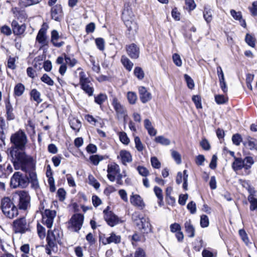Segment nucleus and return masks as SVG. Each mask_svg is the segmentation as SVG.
<instances>
[{
    "instance_id": "obj_1",
    "label": "nucleus",
    "mask_w": 257,
    "mask_h": 257,
    "mask_svg": "<svg viewBox=\"0 0 257 257\" xmlns=\"http://www.w3.org/2000/svg\"><path fill=\"white\" fill-rule=\"evenodd\" d=\"M11 143L13 145L9 149L8 157L15 170L27 171L34 167L33 158L24 152L27 143V137L21 130L12 135Z\"/></svg>"
},
{
    "instance_id": "obj_2",
    "label": "nucleus",
    "mask_w": 257,
    "mask_h": 257,
    "mask_svg": "<svg viewBox=\"0 0 257 257\" xmlns=\"http://www.w3.org/2000/svg\"><path fill=\"white\" fill-rule=\"evenodd\" d=\"M0 208L4 215L10 219H13L19 214L18 209L14 201L9 197H3L1 201Z\"/></svg>"
},
{
    "instance_id": "obj_3",
    "label": "nucleus",
    "mask_w": 257,
    "mask_h": 257,
    "mask_svg": "<svg viewBox=\"0 0 257 257\" xmlns=\"http://www.w3.org/2000/svg\"><path fill=\"white\" fill-rule=\"evenodd\" d=\"M122 19L130 34L134 35L138 29V24L129 6L125 7L122 13Z\"/></svg>"
},
{
    "instance_id": "obj_4",
    "label": "nucleus",
    "mask_w": 257,
    "mask_h": 257,
    "mask_svg": "<svg viewBox=\"0 0 257 257\" xmlns=\"http://www.w3.org/2000/svg\"><path fill=\"white\" fill-rule=\"evenodd\" d=\"M14 202L20 210H26L30 206L31 197L29 193L22 190L13 195Z\"/></svg>"
},
{
    "instance_id": "obj_5",
    "label": "nucleus",
    "mask_w": 257,
    "mask_h": 257,
    "mask_svg": "<svg viewBox=\"0 0 257 257\" xmlns=\"http://www.w3.org/2000/svg\"><path fill=\"white\" fill-rule=\"evenodd\" d=\"M29 183V179L26 174L16 172L11 179L10 185L13 188H25L28 186Z\"/></svg>"
},
{
    "instance_id": "obj_6",
    "label": "nucleus",
    "mask_w": 257,
    "mask_h": 257,
    "mask_svg": "<svg viewBox=\"0 0 257 257\" xmlns=\"http://www.w3.org/2000/svg\"><path fill=\"white\" fill-rule=\"evenodd\" d=\"M12 227L15 233L22 234L30 231V224L25 217L15 219L13 222Z\"/></svg>"
},
{
    "instance_id": "obj_7",
    "label": "nucleus",
    "mask_w": 257,
    "mask_h": 257,
    "mask_svg": "<svg viewBox=\"0 0 257 257\" xmlns=\"http://www.w3.org/2000/svg\"><path fill=\"white\" fill-rule=\"evenodd\" d=\"M62 235L61 231L58 229H54L53 231L49 230L47 233L46 240L47 245L52 250L55 247H57V244L61 243V238Z\"/></svg>"
},
{
    "instance_id": "obj_8",
    "label": "nucleus",
    "mask_w": 257,
    "mask_h": 257,
    "mask_svg": "<svg viewBox=\"0 0 257 257\" xmlns=\"http://www.w3.org/2000/svg\"><path fill=\"white\" fill-rule=\"evenodd\" d=\"M84 216L80 213L74 214L68 222L69 229L78 232L82 227Z\"/></svg>"
},
{
    "instance_id": "obj_9",
    "label": "nucleus",
    "mask_w": 257,
    "mask_h": 257,
    "mask_svg": "<svg viewBox=\"0 0 257 257\" xmlns=\"http://www.w3.org/2000/svg\"><path fill=\"white\" fill-rule=\"evenodd\" d=\"M112 105L116 112L117 118L118 119L123 118L124 120H125V117L127 115L126 110L125 107L121 104L116 97H114L113 98Z\"/></svg>"
},
{
    "instance_id": "obj_10",
    "label": "nucleus",
    "mask_w": 257,
    "mask_h": 257,
    "mask_svg": "<svg viewBox=\"0 0 257 257\" xmlns=\"http://www.w3.org/2000/svg\"><path fill=\"white\" fill-rule=\"evenodd\" d=\"M109 206H107L103 211L104 219L109 226L113 227L119 223L120 219L112 211H109Z\"/></svg>"
},
{
    "instance_id": "obj_11",
    "label": "nucleus",
    "mask_w": 257,
    "mask_h": 257,
    "mask_svg": "<svg viewBox=\"0 0 257 257\" xmlns=\"http://www.w3.org/2000/svg\"><path fill=\"white\" fill-rule=\"evenodd\" d=\"M42 222L49 228L52 226L54 219L56 215V212L55 210L46 209L42 213Z\"/></svg>"
},
{
    "instance_id": "obj_12",
    "label": "nucleus",
    "mask_w": 257,
    "mask_h": 257,
    "mask_svg": "<svg viewBox=\"0 0 257 257\" xmlns=\"http://www.w3.org/2000/svg\"><path fill=\"white\" fill-rule=\"evenodd\" d=\"M108 179L111 182H114L115 180V176L120 172L119 166L116 163L108 164L107 169Z\"/></svg>"
},
{
    "instance_id": "obj_13",
    "label": "nucleus",
    "mask_w": 257,
    "mask_h": 257,
    "mask_svg": "<svg viewBox=\"0 0 257 257\" xmlns=\"http://www.w3.org/2000/svg\"><path fill=\"white\" fill-rule=\"evenodd\" d=\"M127 55L133 59H137L140 56V48L135 44L132 43L126 46Z\"/></svg>"
},
{
    "instance_id": "obj_14",
    "label": "nucleus",
    "mask_w": 257,
    "mask_h": 257,
    "mask_svg": "<svg viewBox=\"0 0 257 257\" xmlns=\"http://www.w3.org/2000/svg\"><path fill=\"white\" fill-rule=\"evenodd\" d=\"M52 19L57 22H60L63 18L62 8L61 5H55L51 9Z\"/></svg>"
},
{
    "instance_id": "obj_15",
    "label": "nucleus",
    "mask_w": 257,
    "mask_h": 257,
    "mask_svg": "<svg viewBox=\"0 0 257 257\" xmlns=\"http://www.w3.org/2000/svg\"><path fill=\"white\" fill-rule=\"evenodd\" d=\"M12 12L16 19L21 23L25 22L28 18L26 11L21 8L15 7L12 9Z\"/></svg>"
},
{
    "instance_id": "obj_16",
    "label": "nucleus",
    "mask_w": 257,
    "mask_h": 257,
    "mask_svg": "<svg viewBox=\"0 0 257 257\" xmlns=\"http://www.w3.org/2000/svg\"><path fill=\"white\" fill-rule=\"evenodd\" d=\"M140 98L143 103H146L152 99V94L144 86L139 87Z\"/></svg>"
},
{
    "instance_id": "obj_17",
    "label": "nucleus",
    "mask_w": 257,
    "mask_h": 257,
    "mask_svg": "<svg viewBox=\"0 0 257 257\" xmlns=\"http://www.w3.org/2000/svg\"><path fill=\"white\" fill-rule=\"evenodd\" d=\"M12 27L15 35H20L25 31L26 26L25 24L20 25L16 20H13L12 23Z\"/></svg>"
},
{
    "instance_id": "obj_18",
    "label": "nucleus",
    "mask_w": 257,
    "mask_h": 257,
    "mask_svg": "<svg viewBox=\"0 0 257 257\" xmlns=\"http://www.w3.org/2000/svg\"><path fill=\"white\" fill-rule=\"evenodd\" d=\"M61 36L57 30H53L51 32V42L55 47L59 48L64 44L63 41L58 42Z\"/></svg>"
},
{
    "instance_id": "obj_19",
    "label": "nucleus",
    "mask_w": 257,
    "mask_h": 257,
    "mask_svg": "<svg viewBox=\"0 0 257 257\" xmlns=\"http://www.w3.org/2000/svg\"><path fill=\"white\" fill-rule=\"evenodd\" d=\"M36 40L43 46L47 45L48 41L47 40L46 30L41 28L39 31L36 37Z\"/></svg>"
},
{
    "instance_id": "obj_20",
    "label": "nucleus",
    "mask_w": 257,
    "mask_h": 257,
    "mask_svg": "<svg viewBox=\"0 0 257 257\" xmlns=\"http://www.w3.org/2000/svg\"><path fill=\"white\" fill-rule=\"evenodd\" d=\"M141 224V230L144 233H148L152 231V226L150 223L149 219L148 217H142L140 220Z\"/></svg>"
},
{
    "instance_id": "obj_21",
    "label": "nucleus",
    "mask_w": 257,
    "mask_h": 257,
    "mask_svg": "<svg viewBox=\"0 0 257 257\" xmlns=\"http://www.w3.org/2000/svg\"><path fill=\"white\" fill-rule=\"evenodd\" d=\"M131 203L135 206L143 208L144 206V203L141 197L137 194L133 195L130 198Z\"/></svg>"
},
{
    "instance_id": "obj_22",
    "label": "nucleus",
    "mask_w": 257,
    "mask_h": 257,
    "mask_svg": "<svg viewBox=\"0 0 257 257\" xmlns=\"http://www.w3.org/2000/svg\"><path fill=\"white\" fill-rule=\"evenodd\" d=\"M6 117L8 120H13L15 118V114L13 112L14 108L12 105L10 103V100H8L6 102Z\"/></svg>"
},
{
    "instance_id": "obj_23",
    "label": "nucleus",
    "mask_w": 257,
    "mask_h": 257,
    "mask_svg": "<svg viewBox=\"0 0 257 257\" xmlns=\"http://www.w3.org/2000/svg\"><path fill=\"white\" fill-rule=\"evenodd\" d=\"M119 156L121 158L122 163L125 165L126 163H130L132 161V157L131 153L125 150H122L119 153Z\"/></svg>"
},
{
    "instance_id": "obj_24",
    "label": "nucleus",
    "mask_w": 257,
    "mask_h": 257,
    "mask_svg": "<svg viewBox=\"0 0 257 257\" xmlns=\"http://www.w3.org/2000/svg\"><path fill=\"white\" fill-rule=\"evenodd\" d=\"M213 10L209 7L205 6L203 11V18L207 24H209L213 19Z\"/></svg>"
},
{
    "instance_id": "obj_25",
    "label": "nucleus",
    "mask_w": 257,
    "mask_h": 257,
    "mask_svg": "<svg viewBox=\"0 0 257 257\" xmlns=\"http://www.w3.org/2000/svg\"><path fill=\"white\" fill-rule=\"evenodd\" d=\"M243 165V159L241 158H236L234 160L231 166L232 169L235 172H236L243 168L244 169V166Z\"/></svg>"
},
{
    "instance_id": "obj_26",
    "label": "nucleus",
    "mask_w": 257,
    "mask_h": 257,
    "mask_svg": "<svg viewBox=\"0 0 257 257\" xmlns=\"http://www.w3.org/2000/svg\"><path fill=\"white\" fill-rule=\"evenodd\" d=\"M185 231L189 237H193L195 236V228L189 219L186 221L184 224Z\"/></svg>"
},
{
    "instance_id": "obj_27",
    "label": "nucleus",
    "mask_w": 257,
    "mask_h": 257,
    "mask_svg": "<svg viewBox=\"0 0 257 257\" xmlns=\"http://www.w3.org/2000/svg\"><path fill=\"white\" fill-rule=\"evenodd\" d=\"M121 62L123 66L128 71H131L133 68L134 64L133 63L125 56L123 55L121 57Z\"/></svg>"
},
{
    "instance_id": "obj_28",
    "label": "nucleus",
    "mask_w": 257,
    "mask_h": 257,
    "mask_svg": "<svg viewBox=\"0 0 257 257\" xmlns=\"http://www.w3.org/2000/svg\"><path fill=\"white\" fill-rule=\"evenodd\" d=\"M90 82L80 84L81 89L89 96H92L94 92V88L91 86L92 84H90Z\"/></svg>"
},
{
    "instance_id": "obj_29",
    "label": "nucleus",
    "mask_w": 257,
    "mask_h": 257,
    "mask_svg": "<svg viewBox=\"0 0 257 257\" xmlns=\"http://www.w3.org/2000/svg\"><path fill=\"white\" fill-rule=\"evenodd\" d=\"M107 244L114 243L115 244L119 243L121 241L120 235H117L114 232H111L110 236L107 237Z\"/></svg>"
},
{
    "instance_id": "obj_30",
    "label": "nucleus",
    "mask_w": 257,
    "mask_h": 257,
    "mask_svg": "<svg viewBox=\"0 0 257 257\" xmlns=\"http://www.w3.org/2000/svg\"><path fill=\"white\" fill-rule=\"evenodd\" d=\"M25 90V86L21 83L17 84L14 87V94L15 96H22Z\"/></svg>"
},
{
    "instance_id": "obj_31",
    "label": "nucleus",
    "mask_w": 257,
    "mask_h": 257,
    "mask_svg": "<svg viewBox=\"0 0 257 257\" xmlns=\"http://www.w3.org/2000/svg\"><path fill=\"white\" fill-rule=\"evenodd\" d=\"M30 96L31 99H33L38 104L40 103L42 101V99L40 97L41 93L36 89H33L31 91Z\"/></svg>"
},
{
    "instance_id": "obj_32",
    "label": "nucleus",
    "mask_w": 257,
    "mask_h": 257,
    "mask_svg": "<svg viewBox=\"0 0 257 257\" xmlns=\"http://www.w3.org/2000/svg\"><path fill=\"white\" fill-rule=\"evenodd\" d=\"M70 127L76 132L79 131L80 128L81 127V123L79 120L75 118L72 119L70 121Z\"/></svg>"
},
{
    "instance_id": "obj_33",
    "label": "nucleus",
    "mask_w": 257,
    "mask_h": 257,
    "mask_svg": "<svg viewBox=\"0 0 257 257\" xmlns=\"http://www.w3.org/2000/svg\"><path fill=\"white\" fill-rule=\"evenodd\" d=\"M40 2V0H19V4L22 7H28L36 5Z\"/></svg>"
},
{
    "instance_id": "obj_34",
    "label": "nucleus",
    "mask_w": 257,
    "mask_h": 257,
    "mask_svg": "<svg viewBox=\"0 0 257 257\" xmlns=\"http://www.w3.org/2000/svg\"><path fill=\"white\" fill-rule=\"evenodd\" d=\"M244 166V170H248L251 168V166L254 164V160L252 157L247 156L243 159Z\"/></svg>"
},
{
    "instance_id": "obj_35",
    "label": "nucleus",
    "mask_w": 257,
    "mask_h": 257,
    "mask_svg": "<svg viewBox=\"0 0 257 257\" xmlns=\"http://www.w3.org/2000/svg\"><path fill=\"white\" fill-rule=\"evenodd\" d=\"M155 142L164 146H168L170 144V140L165 138L163 136H159L155 138Z\"/></svg>"
},
{
    "instance_id": "obj_36",
    "label": "nucleus",
    "mask_w": 257,
    "mask_h": 257,
    "mask_svg": "<svg viewBox=\"0 0 257 257\" xmlns=\"http://www.w3.org/2000/svg\"><path fill=\"white\" fill-rule=\"evenodd\" d=\"M247 199L250 203V210L251 211L257 210V198L252 196H248Z\"/></svg>"
},
{
    "instance_id": "obj_37",
    "label": "nucleus",
    "mask_w": 257,
    "mask_h": 257,
    "mask_svg": "<svg viewBox=\"0 0 257 257\" xmlns=\"http://www.w3.org/2000/svg\"><path fill=\"white\" fill-rule=\"evenodd\" d=\"M107 98L106 94L100 93L94 97V101L98 104L101 105Z\"/></svg>"
},
{
    "instance_id": "obj_38",
    "label": "nucleus",
    "mask_w": 257,
    "mask_h": 257,
    "mask_svg": "<svg viewBox=\"0 0 257 257\" xmlns=\"http://www.w3.org/2000/svg\"><path fill=\"white\" fill-rule=\"evenodd\" d=\"M127 98L130 104H134L136 103L137 95L135 92L129 91L127 94Z\"/></svg>"
},
{
    "instance_id": "obj_39",
    "label": "nucleus",
    "mask_w": 257,
    "mask_h": 257,
    "mask_svg": "<svg viewBox=\"0 0 257 257\" xmlns=\"http://www.w3.org/2000/svg\"><path fill=\"white\" fill-rule=\"evenodd\" d=\"M154 192H155L156 196L159 200L158 203L161 206L162 205V203L163 200V196L162 195V190L160 188H159L157 186H155L154 188Z\"/></svg>"
},
{
    "instance_id": "obj_40",
    "label": "nucleus",
    "mask_w": 257,
    "mask_h": 257,
    "mask_svg": "<svg viewBox=\"0 0 257 257\" xmlns=\"http://www.w3.org/2000/svg\"><path fill=\"white\" fill-rule=\"evenodd\" d=\"M104 159V157L103 156L98 155H92L90 157V161L95 166L97 165L99 162L103 160Z\"/></svg>"
},
{
    "instance_id": "obj_41",
    "label": "nucleus",
    "mask_w": 257,
    "mask_h": 257,
    "mask_svg": "<svg viewBox=\"0 0 257 257\" xmlns=\"http://www.w3.org/2000/svg\"><path fill=\"white\" fill-rule=\"evenodd\" d=\"M134 75L139 79L142 80L144 78L145 73L142 68L140 67H136L134 71Z\"/></svg>"
},
{
    "instance_id": "obj_42",
    "label": "nucleus",
    "mask_w": 257,
    "mask_h": 257,
    "mask_svg": "<svg viewBox=\"0 0 257 257\" xmlns=\"http://www.w3.org/2000/svg\"><path fill=\"white\" fill-rule=\"evenodd\" d=\"M215 100L218 104H222L228 101V98L225 97L223 95L218 94L215 96Z\"/></svg>"
},
{
    "instance_id": "obj_43",
    "label": "nucleus",
    "mask_w": 257,
    "mask_h": 257,
    "mask_svg": "<svg viewBox=\"0 0 257 257\" xmlns=\"http://www.w3.org/2000/svg\"><path fill=\"white\" fill-rule=\"evenodd\" d=\"M41 80L49 86H53L54 84V81L47 74H44L41 78Z\"/></svg>"
},
{
    "instance_id": "obj_44",
    "label": "nucleus",
    "mask_w": 257,
    "mask_h": 257,
    "mask_svg": "<svg viewBox=\"0 0 257 257\" xmlns=\"http://www.w3.org/2000/svg\"><path fill=\"white\" fill-rule=\"evenodd\" d=\"M119 138L120 141L124 145H128L130 143V139L125 132H119Z\"/></svg>"
},
{
    "instance_id": "obj_45",
    "label": "nucleus",
    "mask_w": 257,
    "mask_h": 257,
    "mask_svg": "<svg viewBox=\"0 0 257 257\" xmlns=\"http://www.w3.org/2000/svg\"><path fill=\"white\" fill-rule=\"evenodd\" d=\"M139 174L142 176L146 177L149 174V170L145 167L139 166L137 168Z\"/></svg>"
},
{
    "instance_id": "obj_46",
    "label": "nucleus",
    "mask_w": 257,
    "mask_h": 257,
    "mask_svg": "<svg viewBox=\"0 0 257 257\" xmlns=\"http://www.w3.org/2000/svg\"><path fill=\"white\" fill-rule=\"evenodd\" d=\"M135 147L139 152H142L144 149V146L143 145L140 138L136 137L135 138Z\"/></svg>"
},
{
    "instance_id": "obj_47",
    "label": "nucleus",
    "mask_w": 257,
    "mask_h": 257,
    "mask_svg": "<svg viewBox=\"0 0 257 257\" xmlns=\"http://www.w3.org/2000/svg\"><path fill=\"white\" fill-rule=\"evenodd\" d=\"M35 167V165L34 164V167L33 168H29L27 171H24L25 172H29V181H33L36 179H38L37 176L35 171H34Z\"/></svg>"
},
{
    "instance_id": "obj_48",
    "label": "nucleus",
    "mask_w": 257,
    "mask_h": 257,
    "mask_svg": "<svg viewBox=\"0 0 257 257\" xmlns=\"http://www.w3.org/2000/svg\"><path fill=\"white\" fill-rule=\"evenodd\" d=\"M245 40L246 42L249 46L252 47H255V39L251 35L247 34L246 35Z\"/></svg>"
},
{
    "instance_id": "obj_49",
    "label": "nucleus",
    "mask_w": 257,
    "mask_h": 257,
    "mask_svg": "<svg viewBox=\"0 0 257 257\" xmlns=\"http://www.w3.org/2000/svg\"><path fill=\"white\" fill-rule=\"evenodd\" d=\"M186 9L189 11L193 10L196 7L194 0H185Z\"/></svg>"
},
{
    "instance_id": "obj_50",
    "label": "nucleus",
    "mask_w": 257,
    "mask_h": 257,
    "mask_svg": "<svg viewBox=\"0 0 257 257\" xmlns=\"http://www.w3.org/2000/svg\"><path fill=\"white\" fill-rule=\"evenodd\" d=\"M209 225V219L206 215H202L200 217V225L202 227H206Z\"/></svg>"
},
{
    "instance_id": "obj_51",
    "label": "nucleus",
    "mask_w": 257,
    "mask_h": 257,
    "mask_svg": "<svg viewBox=\"0 0 257 257\" xmlns=\"http://www.w3.org/2000/svg\"><path fill=\"white\" fill-rule=\"evenodd\" d=\"M37 232L40 238H44L46 235L45 228L40 223L37 224Z\"/></svg>"
},
{
    "instance_id": "obj_52",
    "label": "nucleus",
    "mask_w": 257,
    "mask_h": 257,
    "mask_svg": "<svg viewBox=\"0 0 257 257\" xmlns=\"http://www.w3.org/2000/svg\"><path fill=\"white\" fill-rule=\"evenodd\" d=\"M248 146L250 150L255 149L257 151V140L249 137L248 139Z\"/></svg>"
},
{
    "instance_id": "obj_53",
    "label": "nucleus",
    "mask_w": 257,
    "mask_h": 257,
    "mask_svg": "<svg viewBox=\"0 0 257 257\" xmlns=\"http://www.w3.org/2000/svg\"><path fill=\"white\" fill-rule=\"evenodd\" d=\"M232 141L233 144L236 146H239L242 141L241 135L238 134L233 135L232 137Z\"/></svg>"
},
{
    "instance_id": "obj_54",
    "label": "nucleus",
    "mask_w": 257,
    "mask_h": 257,
    "mask_svg": "<svg viewBox=\"0 0 257 257\" xmlns=\"http://www.w3.org/2000/svg\"><path fill=\"white\" fill-rule=\"evenodd\" d=\"M185 80L189 88L192 89L194 87V83L193 80L187 74L184 75Z\"/></svg>"
},
{
    "instance_id": "obj_55",
    "label": "nucleus",
    "mask_w": 257,
    "mask_h": 257,
    "mask_svg": "<svg viewBox=\"0 0 257 257\" xmlns=\"http://www.w3.org/2000/svg\"><path fill=\"white\" fill-rule=\"evenodd\" d=\"M192 101L195 103V106L197 108H201L202 104H201V98L198 95H193L192 97Z\"/></svg>"
},
{
    "instance_id": "obj_56",
    "label": "nucleus",
    "mask_w": 257,
    "mask_h": 257,
    "mask_svg": "<svg viewBox=\"0 0 257 257\" xmlns=\"http://www.w3.org/2000/svg\"><path fill=\"white\" fill-rule=\"evenodd\" d=\"M173 60L175 65L177 66L180 67L182 65V60L180 55L177 53L173 55Z\"/></svg>"
},
{
    "instance_id": "obj_57",
    "label": "nucleus",
    "mask_w": 257,
    "mask_h": 257,
    "mask_svg": "<svg viewBox=\"0 0 257 257\" xmlns=\"http://www.w3.org/2000/svg\"><path fill=\"white\" fill-rule=\"evenodd\" d=\"M151 163L152 167L154 168L159 169L161 167V163L156 157H151Z\"/></svg>"
},
{
    "instance_id": "obj_58",
    "label": "nucleus",
    "mask_w": 257,
    "mask_h": 257,
    "mask_svg": "<svg viewBox=\"0 0 257 257\" xmlns=\"http://www.w3.org/2000/svg\"><path fill=\"white\" fill-rule=\"evenodd\" d=\"M239 234L243 241L247 244L249 242V239L245 230L244 229H240L239 230Z\"/></svg>"
},
{
    "instance_id": "obj_59",
    "label": "nucleus",
    "mask_w": 257,
    "mask_h": 257,
    "mask_svg": "<svg viewBox=\"0 0 257 257\" xmlns=\"http://www.w3.org/2000/svg\"><path fill=\"white\" fill-rule=\"evenodd\" d=\"M65 60L66 63L68 64L71 67L74 66L77 63V61L74 58H71L69 57L65 56Z\"/></svg>"
},
{
    "instance_id": "obj_60",
    "label": "nucleus",
    "mask_w": 257,
    "mask_h": 257,
    "mask_svg": "<svg viewBox=\"0 0 257 257\" xmlns=\"http://www.w3.org/2000/svg\"><path fill=\"white\" fill-rule=\"evenodd\" d=\"M86 82H90V80L88 78L86 77L85 73L81 71L79 73V83L80 85L85 83Z\"/></svg>"
},
{
    "instance_id": "obj_61",
    "label": "nucleus",
    "mask_w": 257,
    "mask_h": 257,
    "mask_svg": "<svg viewBox=\"0 0 257 257\" xmlns=\"http://www.w3.org/2000/svg\"><path fill=\"white\" fill-rule=\"evenodd\" d=\"M95 43L97 48L100 50H103L104 48V41L102 38H97L95 40Z\"/></svg>"
},
{
    "instance_id": "obj_62",
    "label": "nucleus",
    "mask_w": 257,
    "mask_h": 257,
    "mask_svg": "<svg viewBox=\"0 0 257 257\" xmlns=\"http://www.w3.org/2000/svg\"><path fill=\"white\" fill-rule=\"evenodd\" d=\"M248 9L252 16H257V2H253L252 6L249 7Z\"/></svg>"
},
{
    "instance_id": "obj_63",
    "label": "nucleus",
    "mask_w": 257,
    "mask_h": 257,
    "mask_svg": "<svg viewBox=\"0 0 257 257\" xmlns=\"http://www.w3.org/2000/svg\"><path fill=\"white\" fill-rule=\"evenodd\" d=\"M187 208L191 214H194L196 212V204L193 201L189 202L187 206Z\"/></svg>"
},
{
    "instance_id": "obj_64",
    "label": "nucleus",
    "mask_w": 257,
    "mask_h": 257,
    "mask_svg": "<svg viewBox=\"0 0 257 257\" xmlns=\"http://www.w3.org/2000/svg\"><path fill=\"white\" fill-rule=\"evenodd\" d=\"M172 156L178 164L181 163V156L177 151H172Z\"/></svg>"
}]
</instances>
